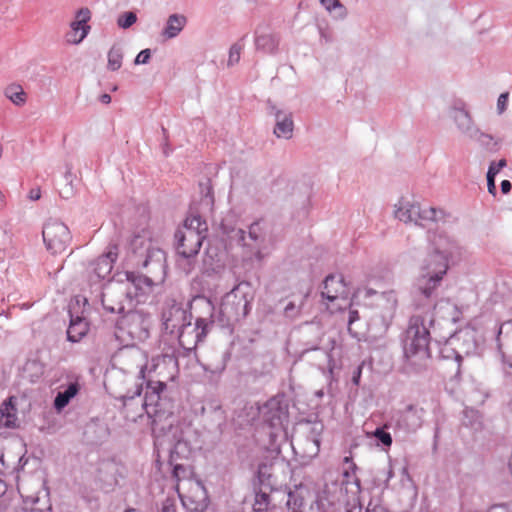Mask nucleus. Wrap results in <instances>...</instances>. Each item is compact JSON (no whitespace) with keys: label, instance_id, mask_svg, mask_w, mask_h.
<instances>
[{"label":"nucleus","instance_id":"obj_21","mask_svg":"<svg viewBox=\"0 0 512 512\" xmlns=\"http://www.w3.org/2000/svg\"><path fill=\"white\" fill-rule=\"evenodd\" d=\"M192 320L191 314L180 307H172L168 312L163 313V325L170 334H178L182 324Z\"/></svg>","mask_w":512,"mask_h":512},{"label":"nucleus","instance_id":"obj_2","mask_svg":"<svg viewBox=\"0 0 512 512\" xmlns=\"http://www.w3.org/2000/svg\"><path fill=\"white\" fill-rule=\"evenodd\" d=\"M430 249L419 264L420 276L413 290V298L434 301L436 291L449 269V258L460 255L458 241L444 232L428 237Z\"/></svg>","mask_w":512,"mask_h":512},{"label":"nucleus","instance_id":"obj_7","mask_svg":"<svg viewBox=\"0 0 512 512\" xmlns=\"http://www.w3.org/2000/svg\"><path fill=\"white\" fill-rule=\"evenodd\" d=\"M98 291L99 294L96 297H99L103 308L109 313H124L126 307L132 305L128 283L108 282L100 286Z\"/></svg>","mask_w":512,"mask_h":512},{"label":"nucleus","instance_id":"obj_58","mask_svg":"<svg viewBox=\"0 0 512 512\" xmlns=\"http://www.w3.org/2000/svg\"><path fill=\"white\" fill-rule=\"evenodd\" d=\"M366 512H388L384 507L382 506H375L374 508L370 509L367 508Z\"/></svg>","mask_w":512,"mask_h":512},{"label":"nucleus","instance_id":"obj_39","mask_svg":"<svg viewBox=\"0 0 512 512\" xmlns=\"http://www.w3.org/2000/svg\"><path fill=\"white\" fill-rule=\"evenodd\" d=\"M471 139L478 141L479 144L487 150H496L497 141L494 140L492 135L482 132L479 128L478 133Z\"/></svg>","mask_w":512,"mask_h":512},{"label":"nucleus","instance_id":"obj_20","mask_svg":"<svg viewBox=\"0 0 512 512\" xmlns=\"http://www.w3.org/2000/svg\"><path fill=\"white\" fill-rule=\"evenodd\" d=\"M269 113L275 118V127L273 130L274 135L277 138H292L294 130L292 113L278 109L271 103H269Z\"/></svg>","mask_w":512,"mask_h":512},{"label":"nucleus","instance_id":"obj_48","mask_svg":"<svg viewBox=\"0 0 512 512\" xmlns=\"http://www.w3.org/2000/svg\"><path fill=\"white\" fill-rule=\"evenodd\" d=\"M158 512H176V504L175 501L171 498H166L162 504L161 508Z\"/></svg>","mask_w":512,"mask_h":512},{"label":"nucleus","instance_id":"obj_13","mask_svg":"<svg viewBox=\"0 0 512 512\" xmlns=\"http://www.w3.org/2000/svg\"><path fill=\"white\" fill-rule=\"evenodd\" d=\"M288 512H319L320 504L317 496L307 488H296L288 493L286 502Z\"/></svg>","mask_w":512,"mask_h":512},{"label":"nucleus","instance_id":"obj_14","mask_svg":"<svg viewBox=\"0 0 512 512\" xmlns=\"http://www.w3.org/2000/svg\"><path fill=\"white\" fill-rule=\"evenodd\" d=\"M210 324L213 322L202 317L197 318L195 324H192L191 320L182 324V329L177 334L180 345L186 349L195 347L206 336Z\"/></svg>","mask_w":512,"mask_h":512},{"label":"nucleus","instance_id":"obj_25","mask_svg":"<svg viewBox=\"0 0 512 512\" xmlns=\"http://www.w3.org/2000/svg\"><path fill=\"white\" fill-rule=\"evenodd\" d=\"M0 423L6 428L18 426L16 397L11 396L5 400L0 407Z\"/></svg>","mask_w":512,"mask_h":512},{"label":"nucleus","instance_id":"obj_36","mask_svg":"<svg viewBox=\"0 0 512 512\" xmlns=\"http://www.w3.org/2000/svg\"><path fill=\"white\" fill-rule=\"evenodd\" d=\"M179 229H186L188 231H194V232H202V236L206 237L207 233V224L205 221L201 219L200 216H191L188 217L183 226Z\"/></svg>","mask_w":512,"mask_h":512},{"label":"nucleus","instance_id":"obj_33","mask_svg":"<svg viewBox=\"0 0 512 512\" xmlns=\"http://www.w3.org/2000/svg\"><path fill=\"white\" fill-rule=\"evenodd\" d=\"M507 165L505 159H500L498 162L492 161L489 165V169L487 172V187L488 192L492 195L496 194V185L494 180V175H497L499 171Z\"/></svg>","mask_w":512,"mask_h":512},{"label":"nucleus","instance_id":"obj_38","mask_svg":"<svg viewBox=\"0 0 512 512\" xmlns=\"http://www.w3.org/2000/svg\"><path fill=\"white\" fill-rule=\"evenodd\" d=\"M505 334V336L512 338V320L505 321L500 324L497 333H496V346L497 350L504 357V353L502 352L503 344L501 342V335ZM510 367H512V363H509Z\"/></svg>","mask_w":512,"mask_h":512},{"label":"nucleus","instance_id":"obj_6","mask_svg":"<svg viewBox=\"0 0 512 512\" xmlns=\"http://www.w3.org/2000/svg\"><path fill=\"white\" fill-rule=\"evenodd\" d=\"M394 215L402 222L426 227L430 223L437 222L444 213L434 207L422 208L419 203L402 197L395 204Z\"/></svg>","mask_w":512,"mask_h":512},{"label":"nucleus","instance_id":"obj_31","mask_svg":"<svg viewBox=\"0 0 512 512\" xmlns=\"http://www.w3.org/2000/svg\"><path fill=\"white\" fill-rule=\"evenodd\" d=\"M45 371L44 365L37 359H29L22 368V377L30 382H36Z\"/></svg>","mask_w":512,"mask_h":512},{"label":"nucleus","instance_id":"obj_30","mask_svg":"<svg viewBox=\"0 0 512 512\" xmlns=\"http://www.w3.org/2000/svg\"><path fill=\"white\" fill-rule=\"evenodd\" d=\"M87 321L79 316L71 317L70 325L67 329V339L71 342L80 341L88 332Z\"/></svg>","mask_w":512,"mask_h":512},{"label":"nucleus","instance_id":"obj_1","mask_svg":"<svg viewBox=\"0 0 512 512\" xmlns=\"http://www.w3.org/2000/svg\"><path fill=\"white\" fill-rule=\"evenodd\" d=\"M415 313L409 320L404 339V356L406 368L414 372H421L428 366L431 357L429 350L430 328L434 324L435 311L440 313L446 309L454 319L457 311L455 304L448 300L424 301L413 298Z\"/></svg>","mask_w":512,"mask_h":512},{"label":"nucleus","instance_id":"obj_51","mask_svg":"<svg viewBox=\"0 0 512 512\" xmlns=\"http://www.w3.org/2000/svg\"><path fill=\"white\" fill-rule=\"evenodd\" d=\"M321 3L325 6V8L329 11L332 10V8L339 7L341 8V4L339 0H321Z\"/></svg>","mask_w":512,"mask_h":512},{"label":"nucleus","instance_id":"obj_64","mask_svg":"<svg viewBox=\"0 0 512 512\" xmlns=\"http://www.w3.org/2000/svg\"><path fill=\"white\" fill-rule=\"evenodd\" d=\"M124 512H137L134 508H127Z\"/></svg>","mask_w":512,"mask_h":512},{"label":"nucleus","instance_id":"obj_47","mask_svg":"<svg viewBox=\"0 0 512 512\" xmlns=\"http://www.w3.org/2000/svg\"><path fill=\"white\" fill-rule=\"evenodd\" d=\"M508 98H509L508 92H504L499 95L498 100H497V111L499 114H502L506 110Z\"/></svg>","mask_w":512,"mask_h":512},{"label":"nucleus","instance_id":"obj_44","mask_svg":"<svg viewBox=\"0 0 512 512\" xmlns=\"http://www.w3.org/2000/svg\"><path fill=\"white\" fill-rule=\"evenodd\" d=\"M140 394H141V387L140 386H136L135 390L132 393H130L128 391L125 394L114 395V397L116 399L121 400L123 402L124 407H127L126 401L127 400L132 401V400H134V398L136 396H140Z\"/></svg>","mask_w":512,"mask_h":512},{"label":"nucleus","instance_id":"obj_40","mask_svg":"<svg viewBox=\"0 0 512 512\" xmlns=\"http://www.w3.org/2000/svg\"><path fill=\"white\" fill-rule=\"evenodd\" d=\"M314 432H315V428H313L311 430V434H312L311 438L306 439L307 448H305V453L309 457L316 456L320 450V439H319L318 435Z\"/></svg>","mask_w":512,"mask_h":512},{"label":"nucleus","instance_id":"obj_32","mask_svg":"<svg viewBox=\"0 0 512 512\" xmlns=\"http://www.w3.org/2000/svg\"><path fill=\"white\" fill-rule=\"evenodd\" d=\"M5 96L15 105L22 106L26 102V93L18 84H10L4 90Z\"/></svg>","mask_w":512,"mask_h":512},{"label":"nucleus","instance_id":"obj_19","mask_svg":"<svg viewBox=\"0 0 512 512\" xmlns=\"http://www.w3.org/2000/svg\"><path fill=\"white\" fill-rule=\"evenodd\" d=\"M178 430L179 428L174 425L172 430H169L168 427H166V436L156 437L158 441L163 438L160 443L164 442L165 439H167L169 443H174L173 448L170 450L169 464H173L175 461L188 459L191 454L192 449L189 443L177 438Z\"/></svg>","mask_w":512,"mask_h":512},{"label":"nucleus","instance_id":"obj_3","mask_svg":"<svg viewBox=\"0 0 512 512\" xmlns=\"http://www.w3.org/2000/svg\"><path fill=\"white\" fill-rule=\"evenodd\" d=\"M131 261L149 275L150 282L161 284L166 277V254L145 235H135L130 243Z\"/></svg>","mask_w":512,"mask_h":512},{"label":"nucleus","instance_id":"obj_37","mask_svg":"<svg viewBox=\"0 0 512 512\" xmlns=\"http://www.w3.org/2000/svg\"><path fill=\"white\" fill-rule=\"evenodd\" d=\"M272 509L271 506V498L268 493L265 492H257L255 494L253 511L254 512H270Z\"/></svg>","mask_w":512,"mask_h":512},{"label":"nucleus","instance_id":"obj_4","mask_svg":"<svg viewBox=\"0 0 512 512\" xmlns=\"http://www.w3.org/2000/svg\"><path fill=\"white\" fill-rule=\"evenodd\" d=\"M163 381L149 380L146 386L145 398L141 403V411H145L152 419L151 428L155 437L166 436V427L173 429V416L162 409L161 393L166 389Z\"/></svg>","mask_w":512,"mask_h":512},{"label":"nucleus","instance_id":"obj_45","mask_svg":"<svg viewBox=\"0 0 512 512\" xmlns=\"http://www.w3.org/2000/svg\"><path fill=\"white\" fill-rule=\"evenodd\" d=\"M285 316L294 319L300 313V307L296 306L294 302H289L284 308Z\"/></svg>","mask_w":512,"mask_h":512},{"label":"nucleus","instance_id":"obj_62","mask_svg":"<svg viewBox=\"0 0 512 512\" xmlns=\"http://www.w3.org/2000/svg\"><path fill=\"white\" fill-rule=\"evenodd\" d=\"M4 205V196L2 194V192L0 191V208H2Z\"/></svg>","mask_w":512,"mask_h":512},{"label":"nucleus","instance_id":"obj_42","mask_svg":"<svg viewBox=\"0 0 512 512\" xmlns=\"http://www.w3.org/2000/svg\"><path fill=\"white\" fill-rule=\"evenodd\" d=\"M242 46L239 43H235L229 50L228 66L237 64L240 60Z\"/></svg>","mask_w":512,"mask_h":512},{"label":"nucleus","instance_id":"obj_63","mask_svg":"<svg viewBox=\"0 0 512 512\" xmlns=\"http://www.w3.org/2000/svg\"><path fill=\"white\" fill-rule=\"evenodd\" d=\"M70 177H71V171L69 170V171H67V172H66L65 178H66L69 182H71Z\"/></svg>","mask_w":512,"mask_h":512},{"label":"nucleus","instance_id":"obj_8","mask_svg":"<svg viewBox=\"0 0 512 512\" xmlns=\"http://www.w3.org/2000/svg\"><path fill=\"white\" fill-rule=\"evenodd\" d=\"M266 236V230L260 221L253 222L248 228V233L242 229L235 231V237L242 243L245 257L250 261L262 262L266 257Z\"/></svg>","mask_w":512,"mask_h":512},{"label":"nucleus","instance_id":"obj_18","mask_svg":"<svg viewBox=\"0 0 512 512\" xmlns=\"http://www.w3.org/2000/svg\"><path fill=\"white\" fill-rule=\"evenodd\" d=\"M263 421L272 429L279 430L283 426V421L287 418V407L282 403L272 398L266 402L261 409Z\"/></svg>","mask_w":512,"mask_h":512},{"label":"nucleus","instance_id":"obj_27","mask_svg":"<svg viewBox=\"0 0 512 512\" xmlns=\"http://www.w3.org/2000/svg\"><path fill=\"white\" fill-rule=\"evenodd\" d=\"M60 388L63 390H60L54 399V408L59 412L79 393L81 386L78 381H74L67 386L62 385Z\"/></svg>","mask_w":512,"mask_h":512},{"label":"nucleus","instance_id":"obj_26","mask_svg":"<svg viewBox=\"0 0 512 512\" xmlns=\"http://www.w3.org/2000/svg\"><path fill=\"white\" fill-rule=\"evenodd\" d=\"M187 24L186 16L182 14H171L166 21V24L161 32V36L166 39H173L177 37Z\"/></svg>","mask_w":512,"mask_h":512},{"label":"nucleus","instance_id":"obj_15","mask_svg":"<svg viewBox=\"0 0 512 512\" xmlns=\"http://www.w3.org/2000/svg\"><path fill=\"white\" fill-rule=\"evenodd\" d=\"M170 465L173 466L172 477L177 482L175 489L182 501L183 506L186 507L191 512H204L208 506L205 498L202 501H194L191 497L183 496L179 492V482L181 480L190 478V476L192 475L191 467L178 461H175L173 464Z\"/></svg>","mask_w":512,"mask_h":512},{"label":"nucleus","instance_id":"obj_57","mask_svg":"<svg viewBox=\"0 0 512 512\" xmlns=\"http://www.w3.org/2000/svg\"><path fill=\"white\" fill-rule=\"evenodd\" d=\"M99 99L104 104H109L111 102V96L106 93L102 94Z\"/></svg>","mask_w":512,"mask_h":512},{"label":"nucleus","instance_id":"obj_9","mask_svg":"<svg viewBox=\"0 0 512 512\" xmlns=\"http://www.w3.org/2000/svg\"><path fill=\"white\" fill-rule=\"evenodd\" d=\"M117 257L118 246L110 244L105 254L99 256L88 265L86 269L87 281L91 288L95 287V292H98L100 286H104L102 282L109 277Z\"/></svg>","mask_w":512,"mask_h":512},{"label":"nucleus","instance_id":"obj_52","mask_svg":"<svg viewBox=\"0 0 512 512\" xmlns=\"http://www.w3.org/2000/svg\"><path fill=\"white\" fill-rule=\"evenodd\" d=\"M162 132H163V135H164V144H163V153L165 156H167L169 154V143H168V134H167V130L165 128H162Z\"/></svg>","mask_w":512,"mask_h":512},{"label":"nucleus","instance_id":"obj_29","mask_svg":"<svg viewBox=\"0 0 512 512\" xmlns=\"http://www.w3.org/2000/svg\"><path fill=\"white\" fill-rule=\"evenodd\" d=\"M118 359L121 363L131 362V365L127 367L128 371L136 370L139 374L143 373L144 363L143 355L139 350L136 349H124L121 350Z\"/></svg>","mask_w":512,"mask_h":512},{"label":"nucleus","instance_id":"obj_46","mask_svg":"<svg viewBox=\"0 0 512 512\" xmlns=\"http://www.w3.org/2000/svg\"><path fill=\"white\" fill-rule=\"evenodd\" d=\"M151 58V51L150 49H144L140 51V53L136 56L134 63L136 65L139 64H147Z\"/></svg>","mask_w":512,"mask_h":512},{"label":"nucleus","instance_id":"obj_49","mask_svg":"<svg viewBox=\"0 0 512 512\" xmlns=\"http://www.w3.org/2000/svg\"><path fill=\"white\" fill-rule=\"evenodd\" d=\"M201 187L203 188L202 193H204L203 200L206 202L207 205H212L213 204V196H212L211 185L209 184V182H207L205 185L201 184Z\"/></svg>","mask_w":512,"mask_h":512},{"label":"nucleus","instance_id":"obj_11","mask_svg":"<svg viewBox=\"0 0 512 512\" xmlns=\"http://www.w3.org/2000/svg\"><path fill=\"white\" fill-rule=\"evenodd\" d=\"M117 325L131 339L143 341L149 335L150 318L143 311L129 310L118 320Z\"/></svg>","mask_w":512,"mask_h":512},{"label":"nucleus","instance_id":"obj_22","mask_svg":"<svg viewBox=\"0 0 512 512\" xmlns=\"http://www.w3.org/2000/svg\"><path fill=\"white\" fill-rule=\"evenodd\" d=\"M322 296L329 301L347 296L346 286L342 275H328L323 282Z\"/></svg>","mask_w":512,"mask_h":512},{"label":"nucleus","instance_id":"obj_24","mask_svg":"<svg viewBox=\"0 0 512 512\" xmlns=\"http://www.w3.org/2000/svg\"><path fill=\"white\" fill-rule=\"evenodd\" d=\"M119 471V465L113 461L104 462L100 465L97 478L102 483L103 488L109 489L118 484Z\"/></svg>","mask_w":512,"mask_h":512},{"label":"nucleus","instance_id":"obj_17","mask_svg":"<svg viewBox=\"0 0 512 512\" xmlns=\"http://www.w3.org/2000/svg\"><path fill=\"white\" fill-rule=\"evenodd\" d=\"M424 413L425 411L422 407L409 404L399 413L396 425L399 429H402L407 433H414L421 428Z\"/></svg>","mask_w":512,"mask_h":512},{"label":"nucleus","instance_id":"obj_56","mask_svg":"<svg viewBox=\"0 0 512 512\" xmlns=\"http://www.w3.org/2000/svg\"><path fill=\"white\" fill-rule=\"evenodd\" d=\"M40 190H31L30 191V199L31 200H38L40 199Z\"/></svg>","mask_w":512,"mask_h":512},{"label":"nucleus","instance_id":"obj_61","mask_svg":"<svg viewBox=\"0 0 512 512\" xmlns=\"http://www.w3.org/2000/svg\"><path fill=\"white\" fill-rule=\"evenodd\" d=\"M224 368H225V364L223 363V364H221V366L216 367V369L213 370V372H215V371L222 372L224 370Z\"/></svg>","mask_w":512,"mask_h":512},{"label":"nucleus","instance_id":"obj_23","mask_svg":"<svg viewBox=\"0 0 512 512\" xmlns=\"http://www.w3.org/2000/svg\"><path fill=\"white\" fill-rule=\"evenodd\" d=\"M451 117L459 131L467 138H474L478 133V127L475 125L469 112L464 108L454 107L451 111Z\"/></svg>","mask_w":512,"mask_h":512},{"label":"nucleus","instance_id":"obj_50","mask_svg":"<svg viewBox=\"0 0 512 512\" xmlns=\"http://www.w3.org/2000/svg\"><path fill=\"white\" fill-rule=\"evenodd\" d=\"M359 313L357 310H350L349 311V319H348V330L350 333H352V325L354 322L359 320Z\"/></svg>","mask_w":512,"mask_h":512},{"label":"nucleus","instance_id":"obj_41","mask_svg":"<svg viewBox=\"0 0 512 512\" xmlns=\"http://www.w3.org/2000/svg\"><path fill=\"white\" fill-rule=\"evenodd\" d=\"M137 21V16L134 12H125L118 17L117 24L123 29L131 27Z\"/></svg>","mask_w":512,"mask_h":512},{"label":"nucleus","instance_id":"obj_34","mask_svg":"<svg viewBox=\"0 0 512 512\" xmlns=\"http://www.w3.org/2000/svg\"><path fill=\"white\" fill-rule=\"evenodd\" d=\"M150 278L147 273L145 274H136L134 272H126V283H131L135 286L136 289L142 290L144 287L151 288L154 285H158L156 282H150L148 279Z\"/></svg>","mask_w":512,"mask_h":512},{"label":"nucleus","instance_id":"obj_53","mask_svg":"<svg viewBox=\"0 0 512 512\" xmlns=\"http://www.w3.org/2000/svg\"><path fill=\"white\" fill-rule=\"evenodd\" d=\"M512 189V184L509 180H503L501 182V191L503 194H508Z\"/></svg>","mask_w":512,"mask_h":512},{"label":"nucleus","instance_id":"obj_16","mask_svg":"<svg viewBox=\"0 0 512 512\" xmlns=\"http://www.w3.org/2000/svg\"><path fill=\"white\" fill-rule=\"evenodd\" d=\"M91 11L87 7L79 9L75 19L70 23V31L66 34V42L72 45L80 44L89 34L91 26Z\"/></svg>","mask_w":512,"mask_h":512},{"label":"nucleus","instance_id":"obj_59","mask_svg":"<svg viewBox=\"0 0 512 512\" xmlns=\"http://www.w3.org/2000/svg\"><path fill=\"white\" fill-rule=\"evenodd\" d=\"M344 462H345V463H347V464H350V468H351L352 470H354V469L356 468V465L353 463V461H352V458H351V457H348V456H347V457H345V458H344Z\"/></svg>","mask_w":512,"mask_h":512},{"label":"nucleus","instance_id":"obj_35","mask_svg":"<svg viewBox=\"0 0 512 512\" xmlns=\"http://www.w3.org/2000/svg\"><path fill=\"white\" fill-rule=\"evenodd\" d=\"M123 50L119 45H113L108 52L107 68L111 71H117L122 66Z\"/></svg>","mask_w":512,"mask_h":512},{"label":"nucleus","instance_id":"obj_12","mask_svg":"<svg viewBox=\"0 0 512 512\" xmlns=\"http://www.w3.org/2000/svg\"><path fill=\"white\" fill-rule=\"evenodd\" d=\"M202 232L188 231L186 229H177L174 235L175 248L180 257L188 260L189 266L191 259L195 258L199 253L205 236Z\"/></svg>","mask_w":512,"mask_h":512},{"label":"nucleus","instance_id":"obj_60","mask_svg":"<svg viewBox=\"0 0 512 512\" xmlns=\"http://www.w3.org/2000/svg\"><path fill=\"white\" fill-rule=\"evenodd\" d=\"M360 374H361V368L359 367V368L357 369V373H356V375H354V376H353V382H354L355 384H358V382H359V378H360Z\"/></svg>","mask_w":512,"mask_h":512},{"label":"nucleus","instance_id":"obj_5","mask_svg":"<svg viewBox=\"0 0 512 512\" xmlns=\"http://www.w3.org/2000/svg\"><path fill=\"white\" fill-rule=\"evenodd\" d=\"M252 300L249 283L241 282L225 294L221 302L220 313L227 322H238L248 315Z\"/></svg>","mask_w":512,"mask_h":512},{"label":"nucleus","instance_id":"obj_28","mask_svg":"<svg viewBox=\"0 0 512 512\" xmlns=\"http://www.w3.org/2000/svg\"><path fill=\"white\" fill-rule=\"evenodd\" d=\"M279 36L270 32H256V49L268 54L276 53L279 45Z\"/></svg>","mask_w":512,"mask_h":512},{"label":"nucleus","instance_id":"obj_54","mask_svg":"<svg viewBox=\"0 0 512 512\" xmlns=\"http://www.w3.org/2000/svg\"><path fill=\"white\" fill-rule=\"evenodd\" d=\"M384 296L387 298L388 301L392 302L393 307L396 306L397 299H396L394 291L385 292Z\"/></svg>","mask_w":512,"mask_h":512},{"label":"nucleus","instance_id":"obj_43","mask_svg":"<svg viewBox=\"0 0 512 512\" xmlns=\"http://www.w3.org/2000/svg\"><path fill=\"white\" fill-rule=\"evenodd\" d=\"M374 436L378 441H380L384 446H391L392 437L390 433L386 432L383 428H377L374 432Z\"/></svg>","mask_w":512,"mask_h":512},{"label":"nucleus","instance_id":"obj_55","mask_svg":"<svg viewBox=\"0 0 512 512\" xmlns=\"http://www.w3.org/2000/svg\"><path fill=\"white\" fill-rule=\"evenodd\" d=\"M72 194H73V188L71 185L66 187V189L63 192H61V196L64 198H69Z\"/></svg>","mask_w":512,"mask_h":512},{"label":"nucleus","instance_id":"obj_10","mask_svg":"<svg viewBox=\"0 0 512 512\" xmlns=\"http://www.w3.org/2000/svg\"><path fill=\"white\" fill-rule=\"evenodd\" d=\"M42 236L46 249L54 255L65 252L72 239L69 228L57 219H49L44 224Z\"/></svg>","mask_w":512,"mask_h":512}]
</instances>
